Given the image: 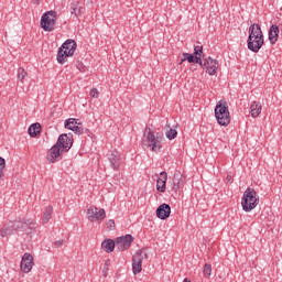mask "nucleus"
Listing matches in <instances>:
<instances>
[{"mask_svg": "<svg viewBox=\"0 0 282 282\" xmlns=\"http://www.w3.org/2000/svg\"><path fill=\"white\" fill-rule=\"evenodd\" d=\"M194 54L202 61V58H204V47L199 45L195 46Z\"/></svg>", "mask_w": 282, "mask_h": 282, "instance_id": "obj_28", "label": "nucleus"}, {"mask_svg": "<svg viewBox=\"0 0 282 282\" xmlns=\"http://www.w3.org/2000/svg\"><path fill=\"white\" fill-rule=\"evenodd\" d=\"M180 188H182V178H180V175H175L172 183V191H175V193H177Z\"/></svg>", "mask_w": 282, "mask_h": 282, "instance_id": "obj_25", "label": "nucleus"}, {"mask_svg": "<svg viewBox=\"0 0 282 282\" xmlns=\"http://www.w3.org/2000/svg\"><path fill=\"white\" fill-rule=\"evenodd\" d=\"M105 217H107V213L104 208H98L96 206H90L87 209V218L91 223L98 221V224H101V221H105Z\"/></svg>", "mask_w": 282, "mask_h": 282, "instance_id": "obj_7", "label": "nucleus"}, {"mask_svg": "<svg viewBox=\"0 0 282 282\" xmlns=\"http://www.w3.org/2000/svg\"><path fill=\"white\" fill-rule=\"evenodd\" d=\"M101 247L104 248L105 252H113L116 249V241L112 239H107L101 243Z\"/></svg>", "mask_w": 282, "mask_h": 282, "instance_id": "obj_23", "label": "nucleus"}, {"mask_svg": "<svg viewBox=\"0 0 282 282\" xmlns=\"http://www.w3.org/2000/svg\"><path fill=\"white\" fill-rule=\"evenodd\" d=\"M200 67H206L209 76H215L217 74V69H219V62L217 59H213V57H207L202 61Z\"/></svg>", "mask_w": 282, "mask_h": 282, "instance_id": "obj_13", "label": "nucleus"}, {"mask_svg": "<svg viewBox=\"0 0 282 282\" xmlns=\"http://www.w3.org/2000/svg\"><path fill=\"white\" fill-rule=\"evenodd\" d=\"M90 98H98V96H100V93L98 91V89L93 88L89 93Z\"/></svg>", "mask_w": 282, "mask_h": 282, "instance_id": "obj_32", "label": "nucleus"}, {"mask_svg": "<svg viewBox=\"0 0 282 282\" xmlns=\"http://www.w3.org/2000/svg\"><path fill=\"white\" fill-rule=\"evenodd\" d=\"M261 104L257 102V101H252L251 106H250V113L252 118H258V116H260L261 113Z\"/></svg>", "mask_w": 282, "mask_h": 282, "instance_id": "obj_21", "label": "nucleus"}, {"mask_svg": "<svg viewBox=\"0 0 282 282\" xmlns=\"http://www.w3.org/2000/svg\"><path fill=\"white\" fill-rule=\"evenodd\" d=\"M279 26L276 24H273L270 26L269 29V41L271 43V45H275L276 42L279 41Z\"/></svg>", "mask_w": 282, "mask_h": 282, "instance_id": "obj_19", "label": "nucleus"}, {"mask_svg": "<svg viewBox=\"0 0 282 282\" xmlns=\"http://www.w3.org/2000/svg\"><path fill=\"white\" fill-rule=\"evenodd\" d=\"M74 140L72 139V133L61 134L55 143L56 147L62 149V153H67L72 149Z\"/></svg>", "mask_w": 282, "mask_h": 282, "instance_id": "obj_10", "label": "nucleus"}, {"mask_svg": "<svg viewBox=\"0 0 282 282\" xmlns=\"http://www.w3.org/2000/svg\"><path fill=\"white\" fill-rule=\"evenodd\" d=\"M25 76H28V72H25V69L23 68H18V78L19 80H21V83H23V80L25 79Z\"/></svg>", "mask_w": 282, "mask_h": 282, "instance_id": "obj_30", "label": "nucleus"}, {"mask_svg": "<svg viewBox=\"0 0 282 282\" xmlns=\"http://www.w3.org/2000/svg\"><path fill=\"white\" fill-rule=\"evenodd\" d=\"M77 69H79V72H85V65L78 64Z\"/></svg>", "mask_w": 282, "mask_h": 282, "instance_id": "obj_36", "label": "nucleus"}, {"mask_svg": "<svg viewBox=\"0 0 282 282\" xmlns=\"http://www.w3.org/2000/svg\"><path fill=\"white\" fill-rule=\"evenodd\" d=\"M65 129H69L77 135H83V123L78 122L76 119H68L65 121Z\"/></svg>", "mask_w": 282, "mask_h": 282, "instance_id": "obj_16", "label": "nucleus"}, {"mask_svg": "<svg viewBox=\"0 0 282 282\" xmlns=\"http://www.w3.org/2000/svg\"><path fill=\"white\" fill-rule=\"evenodd\" d=\"M145 137V147H148V149H151V151H154L156 153V151H160V149H162V142L160 141L161 138L160 135H156L153 133V131L151 130V128L147 129V134Z\"/></svg>", "mask_w": 282, "mask_h": 282, "instance_id": "obj_5", "label": "nucleus"}, {"mask_svg": "<svg viewBox=\"0 0 282 282\" xmlns=\"http://www.w3.org/2000/svg\"><path fill=\"white\" fill-rule=\"evenodd\" d=\"M63 149L58 148V145L54 144L48 151L46 155V160L51 162V164H54L56 162H59L61 155H63Z\"/></svg>", "mask_w": 282, "mask_h": 282, "instance_id": "obj_14", "label": "nucleus"}, {"mask_svg": "<svg viewBox=\"0 0 282 282\" xmlns=\"http://www.w3.org/2000/svg\"><path fill=\"white\" fill-rule=\"evenodd\" d=\"M76 47H78L76 41L66 40L57 51V63L63 65L76 52Z\"/></svg>", "mask_w": 282, "mask_h": 282, "instance_id": "obj_3", "label": "nucleus"}, {"mask_svg": "<svg viewBox=\"0 0 282 282\" xmlns=\"http://www.w3.org/2000/svg\"><path fill=\"white\" fill-rule=\"evenodd\" d=\"M184 61H188L189 63H197L198 65H203L202 64V59L199 57H197L194 53H183V58H182V63H184Z\"/></svg>", "mask_w": 282, "mask_h": 282, "instance_id": "obj_20", "label": "nucleus"}, {"mask_svg": "<svg viewBox=\"0 0 282 282\" xmlns=\"http://www.w3.org/2000/svg\"><path fill=\"white\" fill-rule=\"evenodd\" d=\"M213 272V267L209 263H206L203 269L204 276H210Z\"/></svg>", "mask_w": 282, "mask_h": 282, "instance_id": "obj_29", "label": "nucleus"}, {"mask_svg": "<svg viewBox=\"0 0 282 282\" xmlns=\"http://www.w3.org/2000/svg\"><path fill=\"white\" fill-rule=\"evenodd\" d=\"M106 226L109 228V230H111L112 228H116V221L110 219L106 223Z\"/></svg>", "mask_w": 282, "mask_h": 282, "instance_id": "obj_34", "label": "nucleus"}, {"mask_svg": "<svg viewBox=\"0 0 282 282\" xmlns=\"http://www.w3.org/2000/svg\"><path fill=\"white\" fill-rule=\"evenodd\" d=\"M54 248H63V246H65V240H56L53 243Z\"/></svg>", "mask_w": 282, "mask_h": 282, "instance_id": "obj_33", "label": "nucleus"}, {"mask_svg": "<svg viewBox=\"0 0 282 282\" xmlns=\"http://www.w3.org/2000/svg\"><path fill=\"white\" fill-rule=\"evenodd\" d=\"M264 39L261 25L253 23L249 26V36L247 40V47L250 52L257 54L263 47Z\"/></svg>", "mask_w": 282, "mask_h": 282, "instance_id": "obj_1", "label": "nucleus"}, {"mask_svg": "<svg viewBox=\"0 0 282 282\" xmlns=\"http://www.w3.org/2000/svg\"><path fill=\"white\" fill-rule=\"evenodd\" d=\"M183 282H191V280H188V278H185Z\"/></svg>", "mask_w": 282, "mask_h": 282, "instance_id": "obj_38", "label": "nucleus"}, {"mask_svg": "<svg viewBox=\"0 0 282 282\" xmlns=\"http://www.w3.org/2000/svg\"><path fill=\"white\" fill-rule=\"evenodd\" d=\"M116 248L120 252H124V250H129L131 248V243H133V236L126 235L122 237H119L115 240Z\"/></svg>", "mask_w": 282, "mask_h": 282, "instance_id": "obj_11", "label": "nucleus"}, {"mask_svg": "<svg viewBox=\"0 0 282 282\" xmlns=\"http://www.w3.org/2000/svg\"><path fill=\"white\" fill-rule=\"evenodd\" d=\"M156 217L159 219H169L171 217V205L164 203L156 208Z\"/></svg>", "mask_w": 282, "mask_h": 282, "instance_id": "obj_17", "label": "nucleus"}, {"mask_svg": "<svg viewBox=\"0 0 282 282\" xmlns=\"http://www.w3.org/2000/svg\"><path fill=\"white\" fill-rule=\"evenodd\" d=\"M39 133H41V123H32L29 127V135H31V138H36Z\"/></svg>", "mask_w": 282, "mask_h": 282, "instance_id": "obj_24", "label": "nucleus"}, {"mask_svg": "<svg viewBox=\"0 0 282 282\" xmlns=\"http://www.w3.org/2000/svg\"><path fill=\"white\" fill-rule=\"evenodd\" d=\"M3 169H6V159L0 156V182L1 177H3Z\"/></svg>", "mask_w": 282, "mask_h": 282, "instance_id": "obj_31", "label": "nucleus"}, {"mask_svg": "<svg viewBox=\"0 0 282 282\" xmlns=\"http://www.w3.org/2000/svg\"><path fill=\"white\" fill-rule=\"evenodd\" d=\"M107 159L113 171H118V169H120L122 164V156L120 155V152H118V150L108 152Z\"/></svg>", "mask_w": 282, "mask_h": 282, "instance_id": "obj_12", "label": "nucleus"}, {"mask_svg": "<svg viewBox=\"0 0 282 282\" xmlns=\"http://www.w3.org/2000/svg\"><path fill=\"white\" fill-rule=\"evenodd\" d=\"M169 180V174L166 172H161L160 177L156 181V189L160 193H166V181Z\"/></svg>", "mask_w": 282, "mask_h": 282, "instance_id": "obj_18", "label": "nucleus"}, {"mask_svg": "<svg viewBox=\"0 0 282 282\" xmlns=\"http://www.w3.org/2000/svg\"><path fill=\"white\" fill-rule=\"evenodd\" d=\"M147 259V251L144 249L138 250L132 257V272L140 274L142 272V261Z\"/></svg>", "mask_w": 282, "mask_h": 282, "instance_id": "obj_8", "label": "nucleus"}, {"mask_svg": "<svg viewBox=\"0 0 282 282\" xmlns=\"http://www.w3.org/2000/svg\"><path fill=\"white\" fill-rule=\"evenodd\" d=\"M165 135H166L167 140H175V138H177V130L171 128L170 130H167L165 132Z\"/></svg>", "mask_w": 282, "mask_h": 282, "instance_id": "obj_27", "label": "nucleus"}, {"mask_svg": "<svg viewBox=\"0 0 282 282\" xmlns=\"http://www.w3.org/2000/svg\"><path fill=\"white\" fill-rule=\"evenodd\" d=\"M215 117L220 127H228L230 124L228 104H221V101H219L215 107Z\"/></svg>", "mask_w": 282, "mask_h": 282, "instance_id": "obj_4", "label": "nucleus"}, {"mask_svg": "<svg viewBox=\"0 0 282 282\" xmlns=\"http://www.w3.org/2000/svg\"><path fill=\"white\" fill-rule=\"evenodd\" d=\"M32 3H34L35 6H39V3H41V0H32Z\"/></svg>", "mask_w": 282, "mask_h": 282, "instance_id": "obj_37", "label": "nucleus"}, {"mask_svg": "<svg viewBox=\"0 0 282 282\" xmlns=\"http://www.w3.org/2000/svg\"><path fill=\"white\" fill-rule=\"evenodd\" d=\"M82 8L79 7L78 2H73L70 4V14L74 17H80Z\"/></svg>", "mask_w": 282, "mask_h": 282, "instance_id": "obj_26", "label": "nucleus"}, {"mask_svg": "<svg viewBox=\"0 0 282 282\" xmlns=\"http://www.w3.org/2000/svg\"><path fill=\"white\" fill-rule=\"evenodd\" d=\"M241 206L245 213H250L259 206V198L257 197V191L248 187L241 198Z\"/></svg>", "mask_w": 282, "mask_h": 282, "instance_id": "obj_2", "label": "nucleus"}, {"mask_svg": "<svg viewBox=\"0 0 282 282\" xmlns=\"http://www.w3.org/2000/svg\"><path fill=\"white\" fill-rule=\"evenodd\" d=\"M34 267V257L30 253H24L21 260L20 268L22 272L28 274L29 272H32V268Z\"/></svg>", "mask_w": 282, "mask_h": 282, "instance_id": "obj_15", "label": "nucleus"}, {"mask_svg": "<svg viewBox=\"0 0 282 282\" xmlns=\"http://www.w3.org/2000/svg\"><path fill=\"white\" fill-rule=\"evenodd\" d=\"M56 25V12L48 11L44 13L41 19V28L45 32H53L54 26Z\"/></svg>", "mask_w": 282, "mask_h": 282, "instance_id": "obj_6", "label": "nucleus"}, {"mask_svg": "<svg viewBox=\"0 0 282 282\" xmlns=\"http://www.w3.org/2000/svg\"><path fill=\"white\" fill-rule=\"evenodd\" d=\"M109 271V263H105V267H104V271H102V273H104V276H107V272Z\"/></svg>", "mask_w": 282, "mask_h": 282, "instance_id": "obj_35", "label": "nucleus"}, {"mask_svg": "<svg viewBox=\"0 0 282 282\" xmlns=\"http://www.w3.org/2000/svg\"><path fill=\"white\" fill-rule=\"evenodd\" d=\"M22 228H25V224L21 221L9 223L0 229V237H10L11 235H14L17 230H21Z\"/></svg>", "mask_w": 282, "mask_h": 282, "instance_id": "obj_9", "label": "nucleus"}, {"mask_svg": "<svg viewBox=\"0 0 282 282\" xmlns=\"http://www.w3.org/2000/svg\"><path fill=\"white\" fill-rule=\"evenodd\" d=\"M52 213H54V207H52L51 205L47 206L43 213V217H42V224L43 226H45V224H47L50 221V219H52Z\"/></svg>", "mask_w": 282, "mask_h": 282, "instance_id": "obj_22", "label": "nucleus"}]
</instances>
